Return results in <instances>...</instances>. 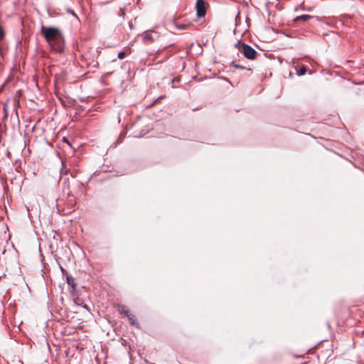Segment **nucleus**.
<instances>
[{
	"mask_svg": "<svg viewBox=\"0 0 364 364\" xmlns=\"http://www.w3.org/2000/svg\"><path fill=\"white\" fill-rule=\"evenodd\" d=\"M70 178H73V174L70 173L68 169L63 167L60 181H63V182H68Z\"/></svg>",
	"mask_w": 364,
	"mask_h": 364,
	"instance_id": "20e7f679",
	"label": "nucleus"
},
{
	"mask_svg": "<svg viewBox=\"0 0 364 364\" xmlns=\"http://www.w3.org/2000/svg\"><path fill=\"white\" fill-rule=\"evenodd\" d=\"M63 141L64 142L67 143L69 146H70V144L69 143L68 140L65 137H64V138L63 139Z\"/></svg>",
	"mask_w": 364,
	"mask_h": 364,
	"instance_id": "ddd939ff",
	"label": "nucleus"
},
{
	"mask_svg": "<svg viewBox=\"0 0 364 364\" xmlns=\"http://www.w3.org/2000/svg\"><path fill=\"white\" fill-rule=\"evenodd\" d=\"M143 40L144 42L151 41H152L151 34L149 32L144 33V34L143 36Z\"/></svg>",
	"mask_w": 364,
	"mask_h": 364,
	"instance_id": "0eeeda50",
	"label": "nucleus"
},
{
	"mask_svg": "<svg viewBox=\"0 0 364 364\" xmlns=\"http://www.w3.org/2000/svg\"><path fill=\"white\" fill-rule=\"evenodd\" d=\"M122 311L124 313V314L127 317V316H129V315L131 314L129 311L127 309H124L123 308L122 309Z\"/></svg>",
	"mask_w": 364,
	"mask_h": 364,
	"instance_id": "9d476101",
	"label": "nucleus"
},
{
	"mask_svg": "<svg viewBox=\"0 0 364 364\" xmlns=\"http://www.w3.org/2000/svg\"><path fill=\"white\" fill-rule=\"evenodd\" d=\"M41 33L54 50L61 52L63 50L64 38L58 28L43 26Z\"/></svg>",
	"mask_w": 364,
	"mask_h": 364,
	"instance_id": "f257e3e1",
	"label": "nucleus"
},
{
	"mask_svg": "<svg viewBox=\"0 0 364 364\" xmlns=\"http://www.w3.org/2000/svg\"><path fill=\"white\" fill-rule=\"evenodd\" d=\"M196 7L197 16L200 18L205 16L206 14V6L204 0H197Z\"/></svg>",
	"mask_w": 364,
	"mask_h": 364,
	"instance_id": "7ed1b4c3",
	"label": "nucleus"
},
{
	"mask_svg": "<svg viewBox=\"0 0 364 364\" xmlns=\"http://www.w3.org/2000/svg\"><path fill=\"white\" fill-rule=\"evenodd\" d=\"M306 73V69L305 66H301L297 70V75H304Z\"/></svg>",
	"mask_w": 364,
	"mask_h": 364,
	"instance_id": "6e6552de",
	"label": "nucleus"
},
{
	"mask_svg": "<svg viewBox=\"0 0 364 364\" xmlns=\"http://www.w3.org/2000/svg\"><path fill=\"white\" fill-rule=\"evenodd\" d=\"M239 50L247 59L254 60L256 58L257 51L250 46L242 43Z\"/></svg>",
	"mask_w": 364,
	"mask_h": 364,
	"instance_id": "f03ea898",
	"label": "nucleus"
},
{
	"mask_svg": "<svg viewBox=\"0 0 364 364\" xmlns=\"http://www.w3.org/2000/svg\"><path fill=\"white\" fill-rule=\"evenodd\" d=\"M310 18H311V16L310 15L305 14V15H301V16H297L296 18L295 21H306L309 20Z\"/></svg>",
	"mask_w": 364,
	"mask_h": 364,
	"instance_id": "39448f33",
	"label": "nucleus"
},
{
	"mask_svg": "<svg viewBox=\"0 0 364 364\" xmlns=\"http://www.w3.org/2000/svg\"><path fill=\"white\" fill-rule=\"evenodd\" d=\"M125 57V53L124 52H119L118 53V58L119 59H123Z\"/></svg>",
	"mask_w": 364,
	"mask_h": 364,
	"instance_id": "f8f14e48",
	"label": "nucleus"
},
{
	"mask_svg": "<svg viewBox=\"0 0 364 364\" xmlns=\"http://www.w3.org/2000/svg\"><path fill=\"white\" fill-rule=\"evenodd\" d=\"M176 26L179 29H181V30L186 29L187 28V25H186V24H177Z\"/></svg>",
	"mask_w": 364,
	"mask_h": 364,
	"instance_id": "9b49d317",
	"label": "nucleus"
},
{
	"mask_svg": "<svg viewBox=\"0 0 364 364\" xmlns=\"http://www.w3.org/2000/svg\"><path fill=\"white\" fill-rule=\"evenodd\" d=\"M66 279L68 285L72 287L73 289H75V283L74 279L71 276H67Z\"/></svg>",
	"mask_w": 364,
	"mask_h": 364,
	"instance_id": "423d86ee",
	"label": "nucleus"
},
{
	"mask_svg": "<svg viewBox=\"0 0 364 364\" xmlns=\"http://www.w3.org/2000/svg\"><path fill=\"white\" fill-rule=\"evenodd\" d=\"M127 318L132 325L134 326V325L136 324L134 315L131 314L129 315V316H127Z\"/></svg>",
	"mask_w": 364,
	"mask_h": 364,
	"instance_id": "1a4fd4ad",
	"label": "nucleus"
}]
</instances>
